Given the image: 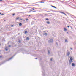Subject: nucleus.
<instances>
[{
  "instance_id": "f257e3e1",
  "label": "nucleus",
  "mask_w": 76,
  "mask_h": 76,
  "mask_svg": "<svg viewBox=\"0 0 76 76\" xmlns=\"http://www.w3.org/2000/svg\"><path fill=\"white\" fill-rule=\"evenodd\" d=\"M69 58L70 59L69 60V64L70 65V64H71V63H72V61H73V58H72V57H70Z\"/></svg>"
},
{
  "instance_id": "f03ea898",
  "label": "nucleus",
  "mask_w": 76,
  "mask_h": 76,
  "mask_svg": "<svg viewBox=\"0 0 76 76\" xmlns=\"http://www.w3.org/2000/svg\"><path fill=\"white\" fill-rule=\"evenodd\" d=\"M48 43H52L53 42V39H51L50 40L48 41Z\"/></svg>"
},
{
  "instance_id": "7ed1b4c3",
  "label": "nucleus",
  "mask_w": 76,
  "mask_h": 76,
  "mask_svg": "<svg viewBox=\"0 0 76 76\" xmlns=\"http://www.w3.org/2000/svg\"><path fill=\"white\" fill-rule=\"evenodd\" d=\"M15 56V55H14L12 56V57H11L8 60H7V61H9V60H12V58H13V57Z\"/></svg>"
},
{
  "instance_id": "20e7f679",
  "label": "nucleus",
  "mask_w": 76,
  "mask_h": 76,
  "mask_svg": "<svg viewBox=\"0 0 76 76\" xmlns=\"http://www.w3.org/2000/svg\"><path fill=\"white\" fill-rule=\"evenodd\" d=\"M66 54H67V56H69L70 55V52L67 51L66 52Z\"/></svg>"
},
{
  "instance_id": "39448f33",
  "label": "nucleus",
  "mask_w": 76,
  "mask_h": 76,
  "mask_svg": "<svg viewBox=\"0 0 76 76\" xmlns=\"http://www.w3.org/2000/svg\"><path fill=\"white\" fill-rule=\"evenodd\" d=\"M75 63H72V66H75Z\"/></svg>"
},
{
  "instance_id": "423d86ee",
  "label": "nucleus",
  "mask_w": 76,
  "mask_h": 76,
  "mask_svg": "<svg viewBox=\"0 0 76 76\" xmlns=\"http://www.w3.org/2000/svg\"><path fill=\"white\" fill-rule=\"evenodd\" d=\"M51 7H53V8H55V9H56V7L54 6L51 5Z\"/></svg>"
},
{
  "instance_id": "0eeeda50",
  "label": "nucleus",
  "mask_w": 76,
  "mask_h": 76,
  "mask_svg": "<svg viewBox=\"0 0 76 76\" xmlns=\"http://www.w3.org/2000/svg\"><path fill=\"white\" fill-rule=\"evenodd\" d=\"M9 50V49L7 48H5V50L6 51H8V50Z\"/></svg>"
},
{
  "instance_id": "6e6552de",
  "label": "nucleus",
  "mask_w": 76,
  "mask_h": 76,
  "mask_svg": "<svg viewBox=\"0 0 76 76\" xmlns=\"http://www.w3.org/2000/svg\"><path fill=\"white\" fill-rule=\"evenodd\" d=\"M65 43L68 42V41H67V40L65 39Z\"/></svg>"
},
{
  "instance_id": "1a4fd4ad",
  "label": "nucleus",
  "mask_w": 76,
  "mask_h": 76,
  "mask_svg": "<svg viewBox=\"0 0 76 76\" xmlns=\"http://www.w3.org/2000/svg\"><path fill=\"white\" fill-rule=\"evenodd\" d=\"M9 26L8 25H6L5 27L6 28H8V26Z\"/></svg>"
},
{
  "instance_id": "9d476101",
  "label": "nucleus",
  "mask_w": 76,
  "mask_h": 76,
  "mask_svg": "<svg viewBox=\"0 0 76 76\" xmlns=\"http://www.w3.org/2000/svg\"><path fill=\"white\" fill-rule=\"evenodd\" d=\"M22 25V23H19V26H21Z\"/></svg>"
},
{
  "instance_id": "9b49d317",
  "label": "nucleus",
  "mask_w": 76,
  "mask_h": 76,
  "mask_svg": "<svg viewBox=\"0 0 76 76\" xmlns=\"http://www.w3.org/2000/svg\"><path fill=\"white\" fill-rule=\"evenodd\" d=\"M60 13H62L63 14H64V15H66V14H65L64 12H61Z\"/></svg>"
},
{
  "instance_id": "f8f14e48",
  "label": "nucleus",
  "mask_w": 76,
  "mask_h": 76,
  "mask_svg": "<svg viewBox=\"0 0 76 76\" xmlns=\"http://www.w3.org/2000/svg\"><path fill=\"white\" fill-rule=\"evenodd\" d=\"M47 24H50V22L49 21H47Z\"/></svg>"
},
{
  "instance_id": "ddd939ff",
  "label": "nucleus",
  "mask_w": 76,
  "mask_h": 76,
  "mask_svg": "<svg viewBox=\"0 0 76 76\" xmlns=\"http://www.w3.org/2000/svg\"><path fill=\"white\" fill-rule=\"evenodd\" d=\"M64 31H66L67 29H66V28H64Z\"/></svg>"
},
{
  "instance_id": "4468645a",
  "label": "nucleus",
  "mask_w": 76,
  "mask_h": 76,
  "mask_svg": "<svg viewBox=\"0 0 76 76\" xmlns=\"http://www.w3.org/2000/svg\"><path fill=\"white\" fill-rule=\"evenodd\" d=\"M26 40H29V38L28 37H27Z\"/></svg>"
},
{
  "instance_id": "2eb2a0df",
  "label": "nucleus",
  "mask_w": 76,
  "mask_h": 76,
  "mask_svg": "<svg viewBox=\"0 0 76 76\" xmlns=\"http://www.w3.org/2000/svg\"><path fill=\"white\" fill-rule=\"evenodd\" d=\"M50 54V51L49 50H48V54Z\"/></svg>"
},
{
  "instance_id": "dca6fc26",
  "label": "nucleus",
  "mask_w": 76,
  "mask_h": 76,
  "mask_svg": "<svg viewBox=\"0 0 76 76\" xmlns=\"http://www.w3.org/2000/svg\"><path fill=\"white\" fill-rule=\"evenodd\" d=\"M28 33V31H25V34H27Z\"/></svg>"
},
{
  "instance_id": "f3484780",
  "label": "nucleus",
  "mask_w": 76,
  "mask_h": 76,
  "mask_svg": "<svg viewBox=\"0 0 76 76\" xmlns=\"http://www.w3.org/2000/svg\"><path fill=\"white\" fill-rule=\"evenodd\" d=\"M44 35H47V33H44Z\"/></svg>"
},
{
  "instance_id": "a211bd4d",
  "label": "nucleus",
  "mask_w": 76,
  "mask_h": 76,
  "mask_svg": "<svg viewBox=\"0 0 76 76\" xmlns=\"http://www.w3.org/2000/svg\"><path fill=\"white\" fill-rule=\"evenodd\" d=\"M43 73V76H44V75H45V72H42Z\"/></svg>"
},
{
  "instance_id": "6ab92c4d",
  "label": "nucleus",
  "mask_w": 76,
  "mask_h": 76,
  "mask_svg": "<svg viewBox=\"0 0 76 76\" xmlns=\"http://www.w3.org/2000/svg\"><path fill=\"white\" fill-rule=\"evenodd\" d=\"M19 19V17H18L17 18H16V20H18V19Z\"/></svg>"
},
{
  "instance_id": "aec40b11",
  "label": "nucleus",
  "mask_w": 76,
  "mask_h": 76,
  "mask_svg": "<svg viewBox=\"0 0 76 76\" xmlns=\"http://www.w3.org/2000/svg\"><path fill=\"white\" fill-rule=\"evenodd\" d=\"M18 42H19V43H20L21 42V41L20 40H19V41H18Z\"/></svg>"
},
{
  "instance_id": "412c9836",
  "label": "nucleus",
  "mask_w": 76,
  "mask_h": 76,
  "mask_svg": "<svg viewBox=\"0 0 76 76\" xmlns=\"http://www.w3.org/2000/svg\"><path fill=\"white\" fill-rule=\"evenodd\" d=\"M24 4H29V3H24Z\"/></svg>"
},
{
  "instance_id": "4be33fe9",
  "label": "nucleus",
  "mask_w": 76,
  "mask_h": 76,
  "mask_svg": "<svg viewBox=\"0 0 76 76\" xmlns=\"http://www.w3.org/2000/svg\"><path fill=\"white\" fill-rule=\"evenodd\" d=\"M44 2H44V1H40V3H44Z\"/></svg>"
},
{
  "instance_id": "5701e85b",
  "label": "nucleus",
  "mask_w": 76,
  "mask_h": 76,
  "mask_svg": "<svg viewBox=\"0 0 76 76\" xmlns=\"http://www.w3.org/2000/svg\"><path fill=\"white\" fill-rule=\"evenodd\" d=\"M46 20H49V19L48 18H46Z\"/></svg>"
},
{
  "instance_id": "b1692460",
  "label": "nucleus",
  "mask_w": 76,
  "mask_h": 76,
  "mask_svg": "<svg viewBox=\"0 0 76 76\" xmlns=\"http://www.w3.org/2000/svg\"><path fill=\"white\" fill-rule=\"evenodd\" d=\"M70 27L72 29H73V27H72L70 26Z\"/></svg>"
},
{
  "instance_id": "393cba45",
  "label": "nucleus",
  "mask_w": 76,
  "mask_h": 76,
  "mask_svg": "<svg viewBox=\"0 0 76 76\" xmlns=\"http://www.w3.org/2000/svg\"><path fill=\"white\" fill-rule=\"evenodd\" d=\"M50 61H53V58H51L50 59Z\"/></svg>"
},
{
  "instance_id": "a878e982",
  "label": "nucleus",
  "mask_w": 76,
  "mask_h": 76,
  "mask_svg": "<svg viewBox=\"0 0 76 76\" xmlns=\"http://www.w3.org/2000/svg\"><path fill=\"white\" fill-rule=\"evenodd\" d=\"M56 45H57L58 46V43H57V42H56Z\"/></svg>"
},
{
  "instance_id": "bb28decb",
  "label": "nucleus",
  "mask_w": 76,
  "mask_h": 76,
  "mask_svg": "<svg viewBox=\"0 0 76 76\" xmlns=\"http://www.w3.org/2000/svg\"><path fill=\"white\" fill-rule=\"evenodd\" d=\"M15 14L14 13L12 14V16H15Z\"/></svg>"
},
{
  "instance_id": "cd10ccee",
  "label": "nucleus",
  "mask_w": 76,
  "mask_h": 76,
  "mask_svg": "<svg viewBox=\"0 0 76 76\" xmlns=\"http://www.w3.org/2000/svg\"><path fill=\"white\" fill-rule=\"evenodd\" d=\"M1 15H4V14H3V13H2V14H1Z\"/></svg>"
},
{
  "instance_id": "c85d7f7f",
  "label": "nucleus",
  "mask_w": 76,
  "mask_h": 76,
  "mask_svg": "<svg viewBox=\"0 0 76 76\" xmlns=\"http://www.w3.org/2000/svg\"><path fill=\"white\" fill-rule=\"evenodd\" d=\"M9 47H11V45H9L8 46Z\"/></svg>"
},
{
  "instance_id": "c756f323",
  "label": "nucleus",
  "mask_w": 76,
  "mask_h": 76,
  "mask_svg": "<svg viewBox=\"0 0 76 76\" xmlns=\"http://www.w3.org/2000/svg\"><path fill=\"white\" fill-rule=\"evenodd\" d=\"M31 9L32 10H35V9H34V8H32Z\"/></svg>"
},
{
  "instance_id": "7c9ffc66",
  "label": "nucleus",
  "mask_w": 76,
  "mask_h": 76,
  "mask_svg": "<svg viewBox=\"0 0 76 76\" xmlns=\"http://www.w3.org/2000/svg\"><path fill=\"white\" fill-rule=\"evenodd\" d=\"M26 20H29L28 19H26Z\"/></svg>"
},
{
  "instance_id": "2f4dec72",
  "label": "nucleus",
  "mask_w": 76,
  "mask_h": 76,
  "mask_svg": "<svg viewBox=\"0 0 76 76\" xmlns=\"http://www.w3.org/2000/svg\"><path fill=\"white\" fill-rule=\"evenodd\" d=\"M70 49L71 50H73V49H72V48H70Z\"/></svg>"
},
{
  "instance_id": "473e14b6",
  "label": "nucleus",
  "mask_w": 76,
  "mask_h": 76,
  "mask_svg": "<svg viewBox=\"0 0 76 76\" xmlns=\"http://www.w3.org/2000/svg\"><path fill=\"white\" fill-rule=\"evenodd\" d=\"M53 12H56V11H52Z\"/></svg>"
},
{
  "instance_id": "72a5a7b5",
  "label": "nucleus",
  "mask_w": 76,
  "mask_h": 76,
  "mask_svg": "<svg viewBox=\"0 0 76 76\" xmlns=\"http://www.w3.org/2000/svg\"><path fill=\"white\" fill-rule=\"evenodd\" d=\"M35 11H32V12H35Z\"/></svg>"
},
{
  "instance_id": "f704fd0d",
  "label": "nucleus",
  "mask_w": 76,
  "mask_h": 76,
  "mask_svg": "<svg viewBox=\"0 0 76 76\" xmlns=\"http://www.w3.org/2000/svg\"><path fill=\"white\" fill-rule=\"evenodd\" d=\"M67 28H69V27H70V26H67Z\"/></svg>"
},
{
  "instance_id": "c9c22d12",
  "label": "nucleus",
  "mask_w": 76,
  "mask_h": 76,
  "mask_svg": "<svg viewBox=\"0 0 76 76\" xmlns=\"http://www.w3.org/2000/svg\"><path fill=\"white\" fill-rule=\"evenodd\" d=\"M32 11H32V10H30V11H29L30 12H32Z\"/></svg>"
},
{
  "instance_id": "e433bc0d",
  "label": "nucleus",
  "mask_w": 76,
  "mask_h": 76,
  "mask_svg": "<svg viewBox=\"0 0 76 76\" xmlns=\"http://www.w3.org/2000/svg\"><path fill=\"white\" fill-rule=\"evenodd\" d=\"M13 25H12L11 26V27H13Z\"/></svg>"
},
{
  "instance_id": "4c0bfd02",
  "label": "nucleus",
  "mask_w": 76,
  "mask_h": 76,
  "mask_svg": "<svg viewBox=\"0 0 76 76\" xmlns=\"http://www.w3.org/2000/svg\"><path fill=\"white\" fill-rule=\"evenodd\" d=\"M1 57H2V56H0V58H1Z\"/></svg>"
},
{
  "instance_id": "58836bf2",
  "label": "nucleus",
  "mask_w": 76,
  "mask_h": 76,
  "mask_svg": "<svg viewBox=\"0 0 76 76\" xmlns=\"http://www.w3.org/2000/svg\"><path fill=\"white\" fill-rule=\"evenodd\" d=\"M47 11L48 12H49L50 11Z\"/></svg>"
},
{
  "instance_id": "ea45409f",
  "label": "nucleus",
  "mask_w": 76,
  "mask_h": 76,
  "mask_svg": "<svg viewBox=\"0 0 76 76\" xmlns=\"http://www.w3.org/2000/svg\"><path fill=\"white\" fill-rule=\"evenodd\" d=\"M35 59H36V60H37V58H35Z\"/></svg>"
},
{
  "instance_id": "a19ab883",
  "label": "nucleus",
  "mask_w": 76,
  "mask_h": 76,
  "mask_svg": "<svg viewBox=\"0 0 76 76\" xmlns=\"http://www.w3.org/2000/svg\"><path fill=\"white\" fill-rule=\"evenodd\" d=\"M29 16H31V15H28Z\"/></svg>"
},
{
  "instance_id": "79ce46f5",
  "label": "nucleus",
  "mask_w": 76,
  "mask_h": 76,
  "mask_svg": "<svg viewBox=\"0 0 76 76\" xmlns=\"http://www.w3.org/2000/svg\"><path fill=\"white\" fill-rule=\"evenodd\" d=\"M3 1V0H0V1Z\"/></svg>"
},
{
  "instance_id": "37998d69",
  "label": "nucleus",
  "mask_w": 76,
  "mask_h": 76,
  "mask_svg": "<svg viewBox=\"0 0 76 76\" xmlns=\"http://www.w3.org/2000/svg\"><path fill=\"white\" fill-rule=\"evenodd\" d=\"M20 20H22V19H20Z\"/></svg>"
},
{
  "instance_id": "c03bdc74",
  "label": "nucleus",
  "mask_w": 76,
  "mask_h": 76,
  "mask_svg": "<svg viewBox=\"0 0 76 76\" xmlns=\"http://www.w3.org/2000/svg\"><path fill=\"white\" fill-rule=\"evenodd\" d=\"M37 3H40V1H39V2H37Z\"/></svg>"
},
{
  "instance_id": "a18cd8bd",
  "label": "nucleus",
  "mask_w": 76,
  "mask_h": 76,
  "mask_svg": "<svg viewBox=\"0 0 76 76\" xmlns=\"http://www.w3.org/2000/svg\"><path fill=\"white\" fill-rule=\"evenodd\" d=\"M1 12H0V15H1Z\"/></svg>"
},
{
  "instance_id": "49530a36",
  "label": "nucleus",
  "mask_w": 76,
  "mask_h": 76,
  "mask_svg": "<svg viewBox=\"0 0 76 76\" xmlns=\"http://www.w3.org/2000/svg\"><path fill=\"white\" fill-rule=\"evenodd\" d=\"M19 34H20L19 33L18 34V35H19Z\"/></svg>"
},
{
  "instance_id": "de8ad7c7",
  "label": "nucleus",
  "mask_w": 76,
  "mask_h": 76,
  "mask_svg": "<svg viewBox=\"0 0 76 76\" xmlns=\"http://www.w3.org/2000/svg\"><path fill=\"white\" fill-rule=\"evenodd\" d=\"M66 33H67V34H68V32H66Z\"/></svg>"
},
{
  "instance_id": "09e8293b",
  "label": "nucleus",
  "mask_w": 76,
  "mask_h": 76,
  "mask_svg": "<svg viewBox=\"0 0 76 76\" xmlns=\"http://www.w3.org/2000/svg\"><path fill=\"white\" fill-rule=\"evenodd\" d=\"M4 41V40H3V41Z\"/></svg>"
},
{
  "instance_id": "8fccbe9b",
  "label": "nucleus",
  "mask_w": 76,
  "mask_h": 76,
  "mask_svg": "<svg viewBox=\"0 0 76 76\" xmlns=\"http://www.w3.org/2000/svg\"><path fill=\"white\" fill-rule=\"evenodd\" d=\"M42 1H44V0H42Z\"/></svg>"
},
{
  "instance_id": "3c124183",
  "label": "nucleus",
  "mask_w": 76,
  "mask_h": 76,
  "mask_svg": "<svg viewBox=\"0 0 76 76\" xmlns=\"http://www.w3.org/2000/svg\"><path fill=\"white\" fill-rule=\"evenodd\" d=\"M38 3V2H36V3Z\"/></svg>"
},
{
  "instance_id": "603ef678",
  "label": "nucleus",
  "mask_w": 76,
  "mask_h": 76,
  "mask_svg": "<svg viewBox=\"0 0 76 76\" xmlns=\"http://www.w3.org/2000/svg\"><path fill=\"white\" fill-rule=\"evenodd\" d=\"M45 15H46V14H45Z\"/></svg>"
},
{
  "instance_id": "864d4df0",
  "label": "nucleus",
  "mask_w": 76,
  "mask_h": 76,
  "mask_svg": "<svg viewBox=\"0 0 76 76\" xmlns=\"http://www.w3.org/2000/svg\"><path fill=\"white\" fill-rule=\"evenodd\" d=\"M0 45H1V44H0Z\"/></svg>"
},
{
  "instance_id": "5fc2aeb1",
  "label": "nucleus",
  "mask_w": 76,
  "mask_h": 76,
  "mask_svg": "<svg viewBox=\"0 0 76 76\" xmlns=\"http://www.w3.org/2000/svg\"><path fill=\"white\" fill-rule=\"evenodd\" d=\"M76 10V9H75Z\"/></svg>"
},
{
  "instance_id": "6e6d98bb",
  "label": "nucleus",
  "mask_w": 76,
  "mask_h": 76,
  "mask_svg": "<svg viewBox=\"0 0 76 76\" xmlns=\"http://www.w3.org/2000/svg\"><path fill=\"white\" fill-rule=\"evenodd\" d=\"M43 70H44V69H43Z\"/></svg>"
}]
</instances>
